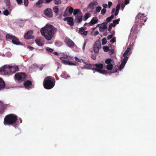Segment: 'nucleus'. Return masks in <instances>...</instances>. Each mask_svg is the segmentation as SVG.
Returning <instances> with one entry per match:
<instances>
[{
    "label": "nucleus",
    "instance_id": "nucleus-35",
    "mask_svg": "<svg viewBox=\"0 0 156 156\" xmlns=\"http://www.w3.org/2000/svg\"><path fill=\"white\" fill-rule=\"evenodd\" d=\"M4 2L7 6H9L10 5V0H4Z\"/></svg>",
    "mask_w": 156,
    "mask_h": 156
},
{
    "label": "nucleus",
    "instance_id": "nucleus-20",
    "mask_svg": "<svg viewBox=\"0 0 156 156\" xmlns=\"http://www.w3.org/2000/svg\"><path fill=\"white\" fill-rule=\"evenodd\" d=\"M107 23L106 22H104L102 23L101 24V26L99 27L100 31H101L102 30L106 29L107 27Z\"/></svg>",
    "mask_w": 156,
    "mask_h": 156
},
{
    "label": "nucleus",
    "instance_id": "nucleus-3",
    "mask_svg": "<svg viewBox=\"0 0 156 156\" xmlns=\"http://www.w3.org/2000/svg\"><path fill=\"white\" fill-rule=\"evenodd\" d=\"M147 18L144 16V14L139 13L136 17V23L137 27L141 28L144 23L147 21Z\"/></svg>",
    "mask_w": 156,
    "mask_h": 156
},
{
    "label": "nucleus",
    "instance_id": "nucleus-56",
    "mask_svg": "<svg viewBox=\"0 0 156 156\" xmlns=\"http://www.w3.org/2000/svg\"><path fill=\"white\" fill-rule=\"evenodd\" d=\"M16 1L18 4H20L23 2L22 0H16Z\"/></svg>",
    "mask_w": 156,
    "mask_h": 156
},
{
    "label": "nucleus",
    "instance_id": "nucleus-12",
    "mask_svg": "<svg viewBox=\"0 0 156 156\" xmlns=\"http://www.w3.org/2000/svg\"><path fill=\"white\" fill-rule=\"evenodd\" d=\"M64 20L67 21L68 24L71 26H73L74 25V23L73 22V18L71 17H67L65 18L64 19Z\"/></svg>",
    "mask_w": 156,
    "mask_h": 156
},
{
    "label": "nucleus",
    "instance_id": "nucleus-38",
    "mask_svg": "<svg viewBox=\"0 0 156 156\" xmlns=\"http://www.w3.org/2000/svg\"><path fill=\"white\" fill-rule=\"evenodd\" d=\"M90 14L88 13H86L84 15V21H86L89 17Z\"/></svg>",
    "mask_w": 156,
    "mask_h": 156
},
{
    "label": "nucleus",
    "instance_id": "nucleus-10",
    "mask_svg": "<svg viewBox=\"0 0 156 156\" xmlns=\"http://www.w3.org/2000/svg\"><path fill=\"white\" fill-rule=\"evenodd\" d=\"M101 47L100 42L99 41H96L94 44V51L95 53L99 51Z\"/></svg>",
    "mask_w": 156,
    "mask_h": 156
},
{
    "label": "nucleus",
    "instance_id": "nucleus-40",
    "mask_svg": "<svg viewBox=\"0 0 156 156\" xmlns=\"http://www.w3.org/2000/svg\"><path fill=\"white\" fill-rule=\"evenodd\" d=\"M46 50L47 51L49 52H51L52 53H53V52L54 51L53 49H52L51 48H49V47H47L46 48Z\"/></svg>",
    "mask_w": 156,
    "mask_h": 156
},
{
    "label": "nucleus",
    "instance_id": "nucleus-53",
    "mask_svg": "<svg viewBox=\"0 0 156 156\" xmlns=\"http://www.w3.org/2000/svg\"><path fill=\"white\" fill-rule=\"evenodd\" d=\"M108 51H109V54L110 55L112 54H113V51H114V50H113V49H111L110 50L109 49V50Z\"/></svg>",
    "mask_w": 156,
    "mask_h": 156
},
{
    "label": "nucleus",
    "instance_id": "nucleus-23",
    "mask_svg": "<svg viewBox=\"0 0 156 156\" xmlns=\"http://www.w3.org/2000/svg\"><path fill=\"white\" fill-rule=\"evenodd\" d=\"M36 43L39 46H41L43 45L44 43L41 42V39H37L35 40Z\"/></svg>",
    "mask_w": 156,
    "mask_h": 156
},
{
    "label": "nucleus",
    "instance_id": "nucleus-32",
    "mask_svg": "<svg viewBox=\"0 0 156 156\" xmlns=\"http://www.w3.org/2000/svg\"><path fill=\"white\" fill-rule=\"evenodd\" d=\"M112 62V60L111 58H108L105 61V63L108 64H111Z\"/></svg>",
    "mask_w": 156,
    "mask_h": 156
},
{
    "label": "nucleus",
    "instance_id": "nucleus-48",
    "mask_svg": "<svg viewBox=\"0 0 156 156\" xmlns=\"http://www.w3.org/2000/svg\"><path fill=\"white\" fill-rule=\"evenodd\" d=\"M75 60L78 62H81V61H82L83 62V60L82 59H79V58H78L77 57H75Z\"/></svg>",
    "mask_w": 156,
    "mask_h": 156
},
{
    "label": "nucleus",
    "instance_id": "nucleus-22",
    "mask_svg": "<svg viewBox=\"0 0 156 156\" xmlns=\"http://www.w3.org/2000/svg\"><path fill=\"white\" fill-rule=\"evenodd\" d=\"M12 42L13 44L17 45L19 44L20 43L19 39L15 37L12 40Z\"/></svg>",
    "mask_w": 156,
    "mask_h": 156
},
{
    "label": "nucleus",
    "instance_id": "nucleus-41",
    "mask_svg": "<svg viewBox=\"0 0 156 156\" xmlns=\"http://www.w3.org/2000/svg\"><path fill=\"white\" fill-rule=\"evenodd\" d=\"M44 79L50 80H53L55 78L51 76H48L46 77Z\"/></svg>",
    "mask_w": 156,
    "mask_h": 156
},
{
    "label": "nucleus",
    "instance_id": "nucleus-60",
    "mask_svg": "<svg viewBox=\"0 0 156 156\" xmlns=\"http://www.w3.org/2000/svg\"><path fill=\"white\" fill-rule=\"evenodd\" d=\"M99 34V32L98 31H96L94 32V36H96L98 34Z\"/></svg>",
    "mask_w": 156,
    "mask_h": 156
},
{
    "label": "nucleus",
    "instance_id": "nucleus-16",
    "mask_svg": "<svg viewBox=\"0 0 156 156\" xmlns=\"http://www.w3.org/2000/svg\"><path fill=\"white\" fill-rule=\"evenodd\" d=\"M11 74L15 73L19 70V68L18 66H10Z\"/></svg>",
    "mask_w": 156,
    "mask_h": 156
},
{
    "label": "nucleus",
    "instance_id": "nucleus-34",
    "mask_svg": "<svg viewBox=\"0 0 156 156\" xmlns=\"http://www.w3.org/2000/svg\"><path fill=\"white\" fill-rule=\"evenodd\" d=\"M104 51L105 52H107L109 50V48L107 46H104L103 47Z\"/></svg>",
    "mask_w": 156,
    "mask_h": 156
},
{
    "label": "nucleus",
    "instance_id": "nucleus-26",
    "mask_svg": "<svg viewBox=\"0 0 156 156\" xmlns=\"http://www.w3.org/2000/svg\"><path fill=\"white\" fill-rule=\"evenodd\" d=\"M55 45L58 47H60L62 45V42L58 41H56L55 42Z\"/></svg>",
    "mask_w": 156,
    "mask_h": 156
},
{
    "label": "nucleus",
    "instance_id": "nucleus-6",
    "mask_svg": "<svg viewBox=\"0 0 156 156\" xmlns=\"http://www.w3.org/2000/svg\"><path fill=\"white\" fill-rule=\"evenodd\" d=\"M26 76L25 73L23 72L17 73L15 75V79L18 82L21 83L25 80Z\"/></svg>",
    "mask_w": 156,
    "mask_h": 156
},
{
    "label": "nucleus",
    "instance_id": "nucleus-50",
    "mask_svg": "<svg viewBox=\"0 0 156 156\" xmlns=\"http://www.w3.org/2000/svg\"><path fill=\"white\" fill-rule=\"evenodd\" d=\"M87 33L88 31H84L82 33H81L80 34L82 35H83L84 36H86L87 34Z\"/></svg>",
    "mask_w": 156,
    "mask_h": 156
},
{
    "label": "nucleus",
    "instance_id": "nucleus-63",
    "mask_svg": "<svg viewBox=\"0 0 156 156\" xmlns=\"http://www.w3.org/2000/svg\"><path fill=\"white\" fill-rule=\"evenodd\" d=\"M128 53L127 52H126V51L124 53L123 56L124 57L126 56L128 54Z\"/></svg>",
    "mask_w": 156,
    "mask_h": 156
},
{
    "label": "nucleus",
    "instance_id": "nucleus-8",
    "mask_svg": "<svg viewBox=\"0 0 156 156\" xmlns=\"http://www.w3.org/2000/svg\"><path fill=\"white\" fill-rule=\"evenodd\" d=\"M64 42L68 47L71 48L76 46L74 43L68 37H66L65 38L64 40Z\"/></svg>",
    "mask_w": 156,
    "mask_h": 156
},
{
    "label": "nucleus",
    "instance_id": "nucleus-5",
    "mask_svg": "<svg viewBox=\"0 0 156 156\" xmlns=\"http://www.w3.org/2000/svg\"><path fill=\"white\" fill-rule=\"evenodd\" d=\"M93 65L96 67L95 68H94L92 69L93 70H95L96 71L103 74L107 73V71L106 70L102 69L104 67V66L101 63H97L93 64Z\"/></svg>",
    "mask_w": 156,
    "mask_h": 156
},
{
    "label": "nucleus",
    "instance_id": "nucleus-54",
    "mask_svg": "<svg viewBox=\"0 0 156 156\" xmlns=\"http://www.w3.org/2000/svg\"><path fill=\"white\" fill-rule=\"evenodd\" d=\"M87 43V40H86L84 41V42L83 44V50L85 49V47L86 46Z\"/></svg>",
    "mask_w": 156,
    "mask_h": 156
},
{
    "label": "nucleus",
    "instance_id": "nucleus-42",
    "mask_svg": "<svg viewBox=\"0 0 156 156\" xmlns=\"http://www.w3.org/2000/svg\"><path fill=\"white\" fill-rule=\"evenodd\" d=\"M83 19L82 16H81L79 17L77 20V21L78 23H80L82 21Z\"/></svg>",
    "mask_w": 156,
    "mask_h": 156
},
{
    "label": "nucleus",
    "instance_id": "nucleus-18",
    "mask_svg": "<svg viewBox=\"0 0 156 156\" xmlns=\"http://www.w3.org/2000/svg\"><path fill=\"white\" fill-rule=\"evenodd\" d=\"M62 56L60 57V59L62 61V62L63 63L67 60V59L68 58V56L64 53H62Z\"/></svg>",
    "mask_w": 156,
    "mask_h": 156
},
{
    "label": "nucleus",
    "instance_id": "nucleus-27",
    "mask_svg": "<svg viewBox=\"0 0 156 156\" xmlns=\"http://www.w3.org/2000/svg\"><path fill=\"white\" fill-rule=\"evenodd\" d=\"M107 69L108 70H111L113 68V65L112 64H108L107 66Z\"/></svg>",
    "mask_w": 156,
    "mask_h": 156
},
{
    "label": "nucleus",
    "instance_id": "nucleus-28",
    "mask_svg": "<svg viewBox=\"0 0 156 156\" xmlns=\"http://www.w3.org/2000/svg\"><path fill=\"white\" fill-rule=\"evenodd\" d=\"M115 26H116L115 24H113V23H110V25H109V26L108 27V30L109 31H111V30L112 29V27H114Z\"/></svg>",
    "mask_w": 156,
    "mask_h": 156
},
{
    "label": "nucleus",
    "instance_id": "nucleus-24",
    "mask_svg": "<svg viewBox=\"0 0 156 156\" xmlns=\"http://www.w3.org/2000/svg\"><path fill=\"white\" fill-rule=\"evenodd\" d=\"M69 60V59H68L66 61H65V62L64 63H64V64H67V65H69V66H75L76 65V64L75 63H73L71 62H70V61H68V60Z\"/></svg>",
    "mask_w": 156,
    "mask_h": 156
},
{
    "label": "nucleus",
    "instance_id": "nucleus-44",
    "mask_svg": "<svg viewBox=\"0 0 156 156\" xmlns=\"http://www.w3.org/2000/svg\"><path fill=\"white\" fill-rule=\"evenodd\" d=\"M54 3L55 5H58L61 3V1L60 0H55Z\"/></svg>",
    "mask_w": 156,
    "mask_h": 156
},
{
    "label": "nucleus",
    "instance_id": "nucleus-43",
    "mask_svg": "<svg viewBox=\"0 0 156 156\" xmlns=\"http://www.w3.org/2000/svg\"><path fill=\"white\" fill-rule=\"evenodd\" d=\"M3 13L5 15L7 16L9 14V12L8 10L6 9L4 11Z\"/></svg>",
    "mask_w": 156,
    "mask_h": 156
},
{
    "label": "nucleus",
    "instance_id": "nucleus-62",
    "mask_svg": "<svg viewBox=\"0 0 156 156\" xmlns=\"http://www.w3.org/2000/svg\"><path fill=\"white\" fill-rule=\"evenodd\" d=\"M129 3V0H125V4L127 5Z\"/></svg>",
    "mask_w": 156,
    "mask_h": 156
},
{
    "label": "nucleus",
    "instance_id": "nucleus-49",
    "mask_svg": "<svg viewBox=\"0 0 156 156\" xmlns=\"http://www.w3.org/2000/svg\"><path fill=\"white\" fill-rule=\"evenodd\" d=\"M24 5L26 6H27L28 4V0H24Z\"/></svg>",
    "mask_w": 156,
    "mask_h": 156
},
{
    "label": "nucleus",
    "instance_id": "nucleus-19",
    "mask_svg": "<svg viewBox=\"0 0 156 156\" xmlns=\"http://www.w3.org/2000/svg\"><path fill=\"white\" fill-rule=\"evenodd\" d=\"M98 5V3L96 1L91 2L89 3L88 7L89 8L93 9L94 6L97 5Z\"/></svg>",
    "mask_w": 156,
    "mask_h": 156
},
{
    "label": "nucleus",
    "instance_id": "nucleus-61",
    "mask_svg": "<svg viewBox=\"0 0 156 156\" xmlns=\"http://www.w3.org/2000/svg\"><path fill=\"white\" fill-rule=\"evenodd\" d=\"M130 50H131V48L130 47H129V46L127 48V49H126V52H127L128 53H129L130 51Z\"/></svg>",
    "mask_w": 156,
    "mask_h": 156
},
{
    "label": "nucleus",
    "instance_id": "nucleus-36",
    "mask_svg": "<svg viewBox=\"0 0 156 156\" xmlns=\"http://www.w3.org/2000/svg\"><path fill=\"white\" fill-rule=\"evenodd\" d=\"M80 11V10L78 9H75L74 10L73 14L74 15H75L78 14Z\"/></svg>",
    "mask_w": 156,
    "mask_h": 156
},
{
    "label": "nucleus",
    "instance_id": "nucleus-64",
    "mask_svg": "<svg viewBox=\"0 0 156 156\" xmlns=\"http://www.w3.org/2000/svg\"><path fill=\"white\" fill-rule=\"evenodd\" d=\"M53 54H54L55 55H59V54L57 52H53Z\"/></svg>",
    "mask_w": 156,
    "mask_h": 156
},
{
    "label": "nucleus",
    "instance_id": "nucleus-7",
    "mask_svg": "<svg viewBox=\"0 0 156 156\" xmlns=\"http://www.w3.org/2000/svg\"><path fill=\"white\" fill-rule=\"evenodd\" d=\"M10 69V66L5 65L0 68V72L3 73L5 75H9L11 74Z\"/></svg>",
    "mask_w": 156,
    "mask_h": 156
},
{
    "label": "nucleus",
    "instance_id": "nucleus-1",
    "mask_svg": "<svg viewBox=\"0 0 156 156\" xmlns=\"http://www.w3.org/2000/svg\"><path fill=\"white\" fill-rule=\"evenodd\" d=\"M57 30V29L52 25L46 24L44 27L41 29L40 32L45 39L49 41L52 39Z\"/></svg>",
    "mask_w": 156,
    "mask_h": 156
},
{
    "label": "nucleus",
    "instance_id": "nucleus-25",
    "mask_svg": "<svg viewBox=\"0 0 156 156\" xmlns=\"http://www.w3.org/2000/svg\"><path fill=\"white\" fill-rule=\"evenodd\" d=\"M87 28L86 27H81V28H80L79 29L78 33L80 34L81 33H82Z\"/></svg>",
    "mask_w": 156,
    "mask_h": 156
},
{
    "label": "nucleus",
    "instance_id": "nucleus-45",
    "mask_svg": "<svg viewBox=\"0 0 156 156\" xmlns=\"http://www.w3.org/2000/svg\"><path fill=\"white\" fill-rule=\"evenodd\" d=\"M106 10L105 9H103L101 10V13L103 15H104L105 14V13L106 12Z\"/></svg>",
    "mask_w": 156,
    "mask_h": 156
},
{
    "label": "nucleus",
    "instance_id": "nucleus-31",
    "mask_svg": "<svg viewBox=\"0 0 156 156\" xmlns=\"http://www.w3.org/2000/svg\"><path fill=\"white\" fill-rule=\"evenodd\" d=\"M125 65V64L122 62H121V65H120L119 67V70L120 71L122 69L124 68Z\"/></svg>",
    "mask_w": 156,
    "mask_h": 156
},
{
    "label": "nucleus",
    "instance_id": "nucleus-52",
    "mask_svg": "<svg viewBox=\"0 0 156 156\" xmlns=\"http://www.w3.org/2000/svg\"><path fill=\"white\" fill-rule=\"evenodd\" d=\"M113 35L112 34H109L108 35V36H107V39L108 40H109L113 37Z\"/></svg>",
    "mask_w": 156,
    "mask_h": 156
},
{
    "label": "nucleus",
    "instance_id": "nucleus-21",
    "mask_svg": "<svg viewBox=\"0 0 156 156\" xmlns=\"http://www.w3.org/2000/svg\"><path fill=\"white\" fill-rule=\"evenodd\" d=\"M53 10L56 16H57L58 14L59 9L58 6H55L53 8Z\"/></svg>",
    "mask_w": 156,
    "mask_h": 156
},
{
    "label": "nucleus",
    "instance_id": "nucleus-30",
    "mask_svg": "<svg viewBox=\"0 0 156 156\" xmlns=\"http://www.w3.org/2000/svg\"><path fill=\"white\" fill-rule=\"evenodd\" d=\"M128 58L127 56H125V57L123 58L122 62L126 64L128 60Z\"/></svg>",
    "mask_w": 156,
    "mask_h": 156
},
{
    "label": "nucleus",
    "instance_id": "nucleus-37",
    "mask_svg": "<svg viewBox=\"0 0 156 156\" xmlns=\"http://www.w3.org/2000/svg\"><path fill=\"white\" fill-rule=\"evenodd\" d=\"M107 40L105 38H104L102 40V44L104 45L105 44L107 43Z\"/></svg>",
    "mask_w": 156,
    "mask_h": 156
},
{
    "label": "nucleus",
    "instance_id": "nucleus-29",
    "mask_svg": "<svg viewBox=\"0 0 156 156\" xmlns=\"http://www.w3.org/2000/svg\"><path fill=\"white\" fill-rule=\"evenodd\" d=\"M6 37L7 39H13L15 37V36L11 35L9 34H7L6 36Z\"/></svg>",
    "mask_w": 156,
    "mask_h": 156
},
{
    "label": "nucleus",
    "instance_id": "nucleus-17",
    "mask_svg": "<svg viewBox=\"0 0 156 156\" xmlns=\"http://www.w3.org/2000/svg\"><path fill=\"white\" fill-rule=\"evenodd\" d=\"M5 87V84L3 80L0 78V90H3Z\"/></svg>",
    "mask_w": 156,
    "mask_h": 156
},
{
    "label": "nucleus",
    "instance_id": "nucleus-15",
    "mask_svg": "<svg viewBox=\"0 0 156 156\" xmlns=\"http://www.w3.org/2000/svg\"><path fill=\"white\" fill-rule=\"evenodd\" d=\"M98 20L97 17H93L88 24L89 26H91L98 23Z\"/></svg>",
    "mask_w": 156,
    "mask_h": 156
},
{
    "label": "nucleus",
    "instance_id": "nucleus-46",
    "mask_svg": "<svg viewBox=\"0 0 156 156\" xmlns=\"http://www.w3.org/2000/svg\"><path fill=\"white\" fill-rule=\"evenodd\" d=\"M73 8L72 7H70L69 10V12L71 14L73 12Z\"/></svg>",
    "mask_w": 156,
    "mask_h": 156
},
{
    "label": "nucleus",
    "instance_id": "nucleus-47",
    "mask_svg": "<svg viewBox=\"0 0 156 156\" xmlns=\"http://www.w3.org/2000/svg\"><path fill=\"white\" fill-rule=\"evenodd\" d=\"M91 58L93 60H95L96 58V55L95 54H92L91 55Z\"/></svg>",
    "mask_w": 156,
    "mask_h": 156
},
{
    "label": "nucleus",
    "instance_id": "nucleus-4",
    "mask_svg": "<svg viewBox=\"0 0 156 156\" xmlns=\"http://www.w3.org/2000/svg\"><path fill=\"white\" fill-rule=\"evenodd\" d=\"M55 80H50L44 79L43 81V86L45 88L47 89H51L55 86Z\"/></svg>",
    "mask_w": 156,
    "mask_h": 156
},
{
    "label": "nucleus",
    "instance_id": "nucleus-58",
    "mask_svg": "<svg viewBox=\"0 0 156 156\" xmlns=\"http://www.w3.org/2000/svg\"><path fill=\"white\" fill-rule=\"evenodd\" d=\"M102 6L104 7V9L107 8L108 7V5L106 4H104L102 5Z\"/></svg>",
    "mask_w": 156,
    "mask_h": 156
},
{
    "label": "nucleus",
    "instance_id": "nucleus-14",
    "mask_svg": "<svg viewBox=\"0 0 156 156\" xmlns=\"http://www.w3.org/2000/svg\"><path fill=\"white\" fill-rule=\"evenodd\" d=\"M23 84L26 88L27 89H29L31 87L32 82L30 80H27L24 82Z\"/></svg>",
    "mask_w": 156,
    "mask_h": 156
},
{
    "label": "nucleus",
    "instance_id": "nucleus-59",
    "mask_svg": "<svg viewBox=\"0 0 156 156\" xmlns=\"http://www.w3.org/2000/svg\"><path fill=\"white\" fill-rule=\"evenodd\" d=\"M112 20V19L109 17H108L106 19V21L108 22H109Z\"/></svg>",
    "mask_w": 156,
    "mask_h": 156
},
{
    "label": "nucleus",
    "instance_id": "nucleus-9",
    "mask_svg": "<svg viewBox=\"0 0 156 156\" xmlns=\"http://www.w3.org/2000/svg\"><path fill=\"white\" fill-rule=\"evenodd\" d=\"M44 13L45 16L48 18H51L53 16L52 10L50 8H48L45 9L44 11Z\"/></svg>",
    "mask_w": 156,
    "mask_h": 156
},
{
    "label": "nucleus",
    "instance_id": "nucleus-13",
    "mask_svg": "<svg viewBox=\"0 0 156 156\" xmlns=\"http://www.w3.org/2000/svg\"><path fill=\"white\" fill-rule=\"evenodd\" d=\"M44 0H39L36 3V5L37 7L41 8V7L42 5H41L43 3ZM52 0H45L46 3H48Z\"/></svg>",
    "mask_w": 156,
    "mask_h": 156
},
{
    "label": "nucleus",
    "instance_id": "nucleus-57",
    "mask_svg": "<svg viewBox=\"0 0 156 156\" xmlns=\"http://www.w3.org/2000/svg\"><path fill=\"white\" fill-rule=\"evenodd\" d=\"M112 3L111 2H108V8H110L111 5H112Z\"/></svg>",
    "mask_w": 156,
    "mask_h": 156
},
{
    "label": "nucleus",
    "instance_id": "nucleus-51",
    "mask_svg": "<svg viewBox=\"0 0 156 156\" xmlns=\"http://www.w3.org/2000/svg\"><path fill=\"white\" fill-rule=\"evenodd\" d=\"M120 7V5L119 4L117 5L116 7V11L119 12Z\"/></svg>",
    "mask_w": 156,
    "mask_h": 156
},
{
    "label": "nucleus",
    "instance_id": "nucleus-55",
    "mask_svg": "<svg viewBox=\"0 0 156 156\" xmlns=\"http://www.w3.org/2000/svg\"><path fill=\"white\" fill-rule=\"evenodd\" d=\"M116 41V39H115V37H114L113 38H112L111 40H110V42L112 43H114V42H115V41Z\"/></svg>",
    "mask_w": 156,
    "mask_h": 156
},
{
    "label": "nucleus",
    "instance_id": "nucleus-33",
    "mask_svg": "<svg viewBox=\"0 0 156 156\" xmlns=\"http://www.w3.org/2000/svg\"><path fill=\"white\" fill-rule=\"evenodd\" d=\"M120 20V18H118L116 20H114L113 21V24H115L116 25V24H118L119 23V22Z\"/></svg>",
    "mask_w": 156,
    "mask_h": 156
},
{
    "label": "nucleus",
    "instance_id": "nucleus-39",
    "mask_svg": "<svg viewBox=\"0 0 156 156\" xmlns=\"http://www.w3.org/2000/svg\"><path fill=\"white\" fill-rule=\"evenodd\" d=\"M101 9V7L100 6H97L96 8V11L97 12H100Z\"/></svg>",
    "mask_w": 156,
    "mask_h": 156
},
{
    "label": "nucleus",
    "instance_id": "nucleus-11",
    "mask_svg": "<svg viewBox=\"0 0 156 156\" xmlns=\"http://www.w3.org/2000/svg\"><path fill=\"white\" fill-rule=\"evenodd\" d=\"M33 33V31L30 30L27 32L24 35V38L26 39H32L34 38V36L31 35Z\"/></svg>",
    "mask_w": 156,
    "mask_h": 156
},
{
    "label": "nucleus",
    "instance_id": "nucleus-2",
    "mask_svg": "<svg viewBox=\"0 0 156 156\" xmlns=\"http://www.w3.org/2000/svg\"><path fill=\"white\" fill-rule=\"evenodd\" d=\"M18 119L17 116L14 114H11L6 115L4 119V124L5 125H13L15 128L17 127V124H15Z\"/></svg>",
    "mask_w": 156,
    "mask_h": 156
}]
</instances>
